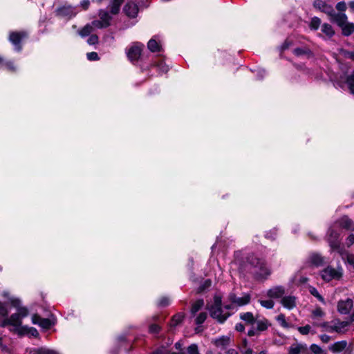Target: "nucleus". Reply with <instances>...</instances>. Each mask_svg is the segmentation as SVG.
Masks as SVG:
<instances>
[{
	"label": "nucleus",
	"mask_w": 354,
	"mask_h": 354,
	"mask_svg": "<svg viewBox=\"0 0 354 354\" xmlns=\"http://www.w3.org/2000/svg\"><path fill=\"white\" fill-rule=\"evenodd\" d=\"M261 306L266 309H272L274 306V302L272 299H259Z\"/></svg>",
	"instance_id": "nucleus-34"
},
{
	"label": "nucleus",
	"mask_w": 354,
	"mask_h": 354,
	"mask_svg": "<svg viewBox=\"0 0 354 354\" xmlns=\"http://www.w3.org/2000/svg\"><path fill=\"white\" fill-rule=\"evenodd\" d=\"M32 322L34 324L39 325L44 329L50 328L53 324L49 319L41 318L40 316L36 314L32 316Z\"/></svg>",
	"instance_id": "nucleus-15"
},
{
	"label": "nucleus",
	"mask_w": 354,
	"mask_h": 354,
	"mask_svg": "<svg viewBox=\"0 0 354 354\" xmlns=\"http://www.w3.org/2000/svg\"><path fill=\"white\" fill-rule=\"evenodd\" d=\"M244 354H253V352L251 349H248L245 351Z\"/></svg>",
	"instance_id": "nucleus-64"
},
{
	"label": "nucleus",
	"mask_w": 354,
	"mask_h": 354,
	"mask_svg": "<svg viewBox=\"0 0 354 354\" xmlns=\"http://www.w3.org/2000/svg\"><path fill=\"white\" fill-rule=\"evenodd\" d=\"M98 42V37L96 35H91L87 39V43L89 45H93Z\"/></svg>",
	"instance_id": "nucleus-49"
},
{
	"label": "nucleus",
	"mask_w": 354,
	"mask_h": 354,
	"mask_svg": "<svg viewBox=\"0 0 354 354\" xmlns=\"http://www.w3.org/2000/svg\"><path fill=\"white\" fill-rule=\"evenodd\" d=\"M321 31L324 35L323 37L328 39H331L335 33L333 26L328 23H324L321 26Z\"/></svg>",
	"instance_id": "nucleus-19"
},
{
	"label": "nucleus",
	"mask_w": 354,
	"mask_h": 354,
	"mask_svg": "<svg viewBox=\"0 0 354 354\" xmlns=\"http://www.w3.org/2000/svg\"><path fill=\"white\" fill-rule=\"evenodd\" d=\"M346 83L351 93L354 94V71L353 73L347 78Z\"/></svg>",
	"instance_id": "nucleus-36"
},
{
	"label": "nucleus",
	"mask_w": 354,
	"mask_h": 354,
	"mask_svg": "<svg viewBox=\"0 0 354 354\" xmlns=\"http://www.w3.org/2000/svg\"><path fill=\"white\" fill-rule=\"evenodd\" d=\"M204 305V301L203 299H198L196 301L192 306L191 312L193 315L196 313Z\"/></svg>",
	"instance_id": "nucleus-30"
},
{
	"label": "nucleus",
	"mask_w": 354,
	"mask_h": 354,
	"mask_svg": "<svg viewBox=\"0 0 354 354\" xmlns=\"http://www.w3.org/2000/svg\"><path fill=\"white\" fill-rule=\"evenodd\" d=\"M276 320L278 324L283 328H288L289 324L286 320V316L283 314H279L276 317Z\"/></svg>",
	"instance_id": "nucleus-32"
},
{
	"label": "nucleus",
	"mask_w": 354,
	"mask_h": 354,
	"mask_svg": "<svg viewBox=\"0 0 354 354\" xmlns=\"http://www.w3.org/2000/svg\"><path fill=\"white\" fill-rule=\"evenodd\" d=\"M307 263L311 266L319 267L324 263V259L320 254H313L309 257Z\"/></svg>",
	"instance_id": "nucleus-21"
},
{
	"label": "nucleus",
	"mask_w": 354,
	"mask_h": 354,
	"mask_svg": "<svg viewBox=\"0 0 354 354\" xmlns=\"http://www.w3.org/2000/svg\"><path fill=\"white\" fill-rule=\"evenodd\" d=\"M91 26H92L93 28H99V29L108 27L107 24H104V22L102 21L100 19L93 21L91 23Z\"/></svg>",
	"instance_id": "nucleus-38"
},
{
	"label": "nucleus",
	"mask_w": 354,
	"mask_h": 354,
	"mask_svg": "<svg viewBox=\"0 0 354 354\" xmlns=\"http://www.w3.org/2000/svg\"><path fill=\"white\" fill-rule=\"evenodd\" d=\"M77 11L75 7L64 4L56 10V15L61 17L71 18L76 15Z\"/></svg>",
	"instance_id": "nucleus-7"
},
{
	"label": "nucleus",
	"mask_w": 354,
	"mask_h": 354,
	"mask_svg": "<svg viewBox=\"0 0 354 354\" xmlns=\"http://www.w3.org/2000/svg\"><path fill=\"white\" fill-rule=\"evenodd\" d=\"M321 26V19L317 17H314L311 19L310 23V28L311 30H317Z\"/></svg>",
	"instance_id": "nucleus-31"
},
{
	"label": "nucleus",
	"mask_w": 354,
	"mask_h": 354,
	"mask_svg": "<svg viewBox=\"0 0 354 354\" xmlns=\"http://www.w3.org/2000/svg\"><path fill=\"white\" fill-rule=\"evenodd\" d=\"M235 329L239 332H243L245 330V326L241 323H238L235 326Z\"/></svg>",
	"instance_id": "nucleus-56"
},
{
	"label": "nucleus",
	"mask_w": 354,
	"mask_h": 354,
	"mask_svg": "<svg viewBox=\"0 0 354 354\" xmlns=\"http://www.w3.org/2000/svg\"><path fill=\"white\" fill-rule=\"evenodd\" d=\"M32 354H58L57 352H55L53 350H50L46 348H40L34 350L32 352Z\"/></svg>",
	"instance_id": "nucleus-35"
},
{
	"label": "nucleus",
	"mask_w": 354,
	"mask_h": 354,
	"mask_svg": "<svg viewBox=\"0 0 354 354\" xmlns=\"http://www.w3.org/2000/svg\"><path fill=\"white\" fill-rule=\"evenodd\" d=\"M226 354H239V352L236 349L230 348L226 351Z\"/></svg>",
	"instance_id": "nucleus-60"
},
{
	"label": "nucleus",
	"mask_w": 354,
	"mask_h": 354,
	"mask_svg": "<svg viewBox=\"0 0 354 354\" xmlns=\"http://www.w3.org/2000/svg\"><path fill=\"white\" fill-rule=\"evenodd\" d=\"M354 243V235L350 234L346 239V245L349 247Z\"/></svg>",
	"instance_id": "nucleus-55"
},
{
	"label": "nucleus",
	"mask_w": 354,
	"mask_h": 354,
	"mask_svg": "<svg viewBox=\"0 0 354 354\" xmlns=\"http://www.w3.org/2000/svg\"><path fill=\"white\" fill-rule=\"evenodd\" d=\"M330 22L336 24L339 27L342 26L347 21L348 17L344 12H335L332 10L331 14L328 15Z\"/></svg>",
	"instance_id": "nucleus-9"
},
{
	"label": "nucleus",
	"mask_w": 354,
	"mask_h": 354,
	"mask_svg": "<svg viewBox=\"0 0 354 354\" xmlns=\"http://www.w3.org/2000/svg\"><path fill=\"white\" fill-rule=\"evenodd\" d=\"M27 36L25 32H12L9 36L10 41L15 46L17 51L21 50V41Z\"/></svg>",
	"instance_id": "nucleus-8"
},
{
	"label": "nucleus",
	"mask_w": 354,
	"mask_h": 354,
	"mask_svg": "<svg viewBox=\"0 0 354 354\" xmlns=\"http://www.w3.org/2000/svg\"><path fill=\"white\" fill-rule=\"evenodd\" d=\"M286 290L283 286H277L269 289L267 292V296L272 299H279L282 298Z\"/></svg>",
	"instance_id": "nucleus-14"
},
{
	"label": "nucleus",
	"mask_w": 354,
	"mask_h": 354,
	"mask_svg": "<svg viewBox=\"0 0 354 354\" xmlns=\"http://www.w3.org/2000/svg\"><path fill=\"white\" fill-rule=\"evenodd\" d=\"M212 343L218 348L225 349L230 344V337L223 335L212 340Z\"/></svg>",
	"instance_id": "nucleus-13"
},
{
	"label": "nucleus",
	"mask_w": 354,
	"mask_h": 354,
	"mask_svg": "<svg viewBox=\"0 0 354 354\" xmlns=\"http://www.w3.org/2000/svg\"><path fill=\"white\" fill-rule=\"evenodd\" d=\"M255 324L257 325L256 329L259 333L266 331L271 326V323L264 317L259 319L257 317Z\"/></svg>",
	"instance_id": "nucleus-18"
},
{
	"label": "nucleus",
	"mask_w": 354,
	"mask_h": 354,
	"mask_svg": "<svg viewBox=\"0 0 354 354\" xmlns=\"http://www.w3.org/2000/svg\"><path fill=\"white\" fill-rule=\"evenodd\" d=\"M339 223L344 228L354 230V227H352V221L346 216L342 217Z\"/></svg>",
	"instance_id": "nucleus-26"
},
{
	"label": "nucleus",
	"mask_w": 354,
	"mask_h": 354,
	"mask_svg": "<svg viewBox=\"0 0 354 354\" xmlns=\"http://www.w3.org/2000/svg\"><path fill=\"white\" fill-rule=\"evenodd\" d=\"M250 272L258 280H263L270 275V269L267 266L264 260L254 258L250 261Z\"/></svg>",
	"instance_id": "nucleus-3"
},
{
	"label": "nucleus",
	"mask_w": 354,
	"mask_h": 354,
	"mask_svg": "<svg viewBox=\"0 0 354 354\" xmlns=\"http://www.w3.org/2000/svg\"><path fill=\"white\" fill-rule=\"evenodd\" d=\"M3 66H5L6 68L10 71H15L16 67L14 66L13 63L11 62H6L3 64Z\"/></svg>",
	"instance_id": "nucleus-52"
},
{
	"label": "nucleus",
	"mask_w": 354,
	"mask_h": 354,
	"mask_svg": "<svg viewBox=\"0 0 354 354\" xmlns=\"http://www.w3.org/2000/svg\"><path fill=\"white\" fill-rule=\"evenodd\" d=\"M143 45L136 43L127 52V57L131 62L137 61L140 57Z\"/></svg>",
	"instance_id": "nucleus-10"
},
{
	"label": "nucleus",
	"mask_w": 354,
	"mask_h": 354,
	"mask_svg": "<svg viewBox=\"0 0 354 354\" xmlns=\"http://www.w3.org/2000/svg\"><path fill=\"white\" fill-rule=\"evenodd\" d=\"M353 302L351 299L339 301L337 304L338 311L341 314L346 315L349 313L350 310L353 308Z\"/></svg>",
	"instance_id": "nucleus-12"
},
{
	"label": "nucleus",
	"mask_w": 354,
	"mask_h": 354,
	"mask_svg": "<svg viewBox=\"0 0 354 354\" xmlns=\"http://www.w3.org/2000/svg\"><path fill=\"white\" fill-rule=\"evenodd\" d=\"M316 298L319 301H321L322 304H325V300L324 299V297L319 294L318 295L317 297H316Z\"/></svg>",
	"instance_id": "nucleus-61"
},
{
	"label": "nucleus",
	"mask_w": 354,
	"mask_h": 354,
	"mask_svg": "<svg viewBox=\"0 0 354 354\" xmlns=\"http://www.w3.org/2000/svg\"><path fill=\"white\" fill-rule=\"evenodd\" d=\"M169 299L167 297H162V299H160V301L158 302V305L160 306H166L169 305Z\"/></svg>",
	"instance_id": "nucleus-53"
},
{
	"label": "nucleus",
	"mask_w": 354,
	"mask_h": 354,
	"mask_svg": "<svg viewBox=\"0 0 354 354\" xmlns=\"http://www.w3.org/2000/svg\"><path fill=\"white\" fill-rule=\"evenodd\" d=\"M342 29V34L344 36H349L354 32V24L346 21L342 26H339Z\"/></svg>",
	"instance_id": "nucleus-25"
},
{
	"label": "nucleus",
	"mask_w": 354,
	"mask_h": 354,
	"mask_svg": "<svg viewBox=\"0 0 354 354\" xmlns=\"http://www.w3.org/2000/svg\"><path fill=\"white\" fill-rule=\"evenodd\" d=\"M311 327L309 325L298 328V330L302 335H308L310 333Z\"/></svg>",
	"instance_id": "nucleus-48"
},
{
	"label": "nucleus",
	"mask_w": 354,
	"mask_h": 354,
	"mask_svg": "<svg viewBox=\"0 0 354 354\" xmlns=\"http://www.w3.org/2000/svg\"><path fill=\"white\" fill-rule=\"evenodd\" d=\"M307 281H308V279L306 277H301V279H299V283H304Z\"/></svg>",
	"instance_id": "nucleus-62"
},
{
	"label": "nucleus",
	"mask_w": 354,
	"mask_h": 354,
	"mask_svg": "<svg viewBox=\"0 0 354 354\" xmlns=\"http://www.w3.org/2000/svg\"><path fill=\"white\" fill-rule=\"evenodd\" d=\"M309 291H310V294L315 297H317L318 295H319L318 290L314 287H310Z\"/></svg>",
	"instance_id": "nucleus-58"
},
{
	"label": "nucleus",
	"mask_w": 354,
	"mask_h": 354,
	"mask_svg": "<svg viewBox=\"0 0 354 354\" xmlns=\"http://www.w3.org/2000/svg\"><path fill=\"white\" fill-rule=\"evenodd\" d=\"M160 326L156 324H151L149 326V332L152 334H157L160 331Z\"/></svg>",
	"instance_id": "nucleus-50"
},
{
	"label": "nucleus",
	"mask_w": 354,
	"mask_h": 354,
	"mask_svg": "<svg viewBox=\"0 0 354 354\" xmlns=\"http://www.w3.org/2000/svg\"><path fill=\"white\" fill-rule=\"evenodd\" d=\"M149 50L151 52H159L161 50L160 41L157 36L152 37L147 44Z\"/></svg>",
	"instance_id": "nucleus-22"
},
{
	"label": "nucleus",
	"mask_w": 354,
	"mask_h": 354,
	"mask_svg": "<svg viewBox=\"0 0 354 354\" xmlns=\"http://www.w3.org/2000/svg\"><path fill=\"white\" fill-rule=\"evenodd\" d=\"M260 333L257 331V330L256 329V328H252L251 329H250L248 331V335L250 336V337H252V336H255V335H259Z\"/></svg>",
	"instance_id": "nucleus-54"
},
{
	"label": "nucleus",
	"mask_w": 354,
	"mask_h": 354,
	"mask_svg": "<svg viewBox=\"0 0 354 354\" xmlns=\"http://www.w3.org/2000/svg\"><path fill=\"white\" fill-rule=\"evenodd\" d=\"M184 318V315L181 313H178L173 316L170 325L171 327H176L178 326L180 323L182 322L183 319Z\"/></svg>",
	"instance_id": "nucleus-29"
},
{
	"label": "nucleus",
	"mask_w": 354,
	"mask_h": 354,
	"mask_svg": "<svg viewBox=\"0 0 354 354\" xmlns=\"http://www.w3.org/2000/svg\"><path fill=\"white\" fill-rule=\"evenodd\" d=\"M354 320V318H352L350 321H337L334 322L332 328L333 330L337 333H344L346 330V328Z\"/></svg>",
	"instance_id": "nucleus-20"
},
{
	"label": "nucleus",
	"mask_w": 354,
	"mask_h": 354,
	"mask_svg": "<svg viewBox=\"0 0 354 354\" xmlns=\"http://www.w3.org/2000/svg\"><path fill=\"white\" fill-rule=\"evenodd\" d=\"M347 346L346 341L337 342L329 346V349L335 353L342 352Z\"/></svg>",
	"instance_id": "nucleus-23"
},
{
	"label": "nucleus",
	"mask_w": 354,
	"mask_h": 354,
	"mask_svg": "<svg viewBox=\"0 0 354 354\" xmlns=\"http://www.w3.org/2000/svg\"><path fill=\"white\" fill-rule=\"evenodd\" d=\"M320 339L324 342V343H327L330 340V337L328 335H322L320 336Z\"/></svg>",
	"instance_id": "nucleus-57"
},
{
	"label": "nucleus",
	"mask_w": 354,
	"mask_h": 354,
	"mask_svg": "<svg viewBox=\"0 0 354 354\" xmlns=\"http://www.w3.org/2000/svg\"><path fill=\"white\" fill-rule=\"evenodd\" d=\"M251 301V295L249 293H243L241 297L237 296L234 292H230L227 296L229 304L225 305V310H236L239 307L248 304Z\"/></svg>",
	"instance_id": "nucleus-4"
},
{
	"label": "nucleus",
	"mask_w": 354,
	"mask_h": 354,
	"mask_svg": "<svg viewBox=\"0 0 354 354\" xmlns=\"http://www.w3.org/2000/svg\"><path fill=\"white\" fill-rule=\"evenodd\" d=\"M313 6L315 8L324 12L328 16L329 14H331L332 10L333 9V7L331 5L328 4L323 0H315L313 1Z\"/></svg>",
	"instance_id": "nucleus-11"
},
{
	"label": "nucleus",
	"mask_w": 354,
	"mask_h": 354,
	"mask_svg": "<svg viewBox=\"0 0 354 354\" xmlns=\"http://www.w3.org/2000/svg\"><path fill=\"white\" fill-rule=\"evenodd\" d=\"M320 275L322 279L326 282L333 279L339 280L343 275V269L342 267L335 269L331 266H328L321 271Z\"/></svg>",
	"instance_id": "nucleus-5"
},
{
	"label": "nucleus",
	"mask_w": 354,
	"mask_h": 354,
	"mask_svg": "<svg viewBox=\"0 0 354 354\" xmlns=\"http://www.w3.org/2000/svg\"><path fill=\"white\" fill-rule=\"evenodd\" d=\"M9 313V310H8L6 306L0 302V316L3 317H7Z\"/></svg>",
	"instance_id": "nucleus-42"
},
{
	"label": "nucleus",
	"mask_w": 354,
	"mask_h": 354,
	"mask_svg": "<svg viewBox=\"0 0 354 354\" xmlns=\"http://www.w3.org/2000/svg\"><path fill=\"white\" fill-rule=\"evenodd\" d=\"M259 75L260 79L263 78L265 75V71L263 70L259 71Z\"/></svg>",
	"instance_id": "nucleus-63"
},
{
	"label": "nucleus",
	"mask_w": 354,
	"mask_h": 354,
	"mask_svg": "<svg viewBox=\"0 0 354 354\" xmlns=\"http://www.w3.org/2000/svg\"><path fill=\"white\" fill-rule=\"evenodd\" d=\"M328 241L332 251H336L344 259V252H346L344 248L340 246L339 240V233L333 230H329Z\"/></svg>",
	"instance_id": "nucleus-6"
},
{
	"label": "nucleus",
	"mask_w": 354,
	"mask_h": 354,
	"mask_svg": "<svg viewBox=\"0 0 354 354\" xmlns=\"http://www.w3.org/2000/svg\"><path fill=\"white\" fill-rule=\"evenodd\" d=\"M301 346L299 345H293L290 349L288 354H299L301 352Z\"/></svg>",
	"instance_id": "nucleus-45"
},
{
	"label": "nucleus",
	"mask_w": 354,
	"mask_h": 354,
	"mask_svg": "<svg viewBox=\"0 0 354 354\" xmlns=\"http://www.w3.org/2000/svg\"><path fill=\"white\" fill-rule=\"evenodd\" d=\"M207 319V313H201L196 319V324L198 325L202 324L205 319Z\"/></svg>",
	"instance_id": "nucleus-40"
},
{
	"label": "nucleus",
	"mask_w": 354,
	"mask_h": 354,
	"mask_svg": "<svg viewBox=\"0 0 354 354\" xmlns=\"http://www.w3.org/2000/svg\"><path fill=\"white\" fill-rule=\"evenodd\" d=\"M124 0H113L111 4V12L113 15H116L120 10L121 4Z\"/></svg>",
	"instance_id": "nucleus-28"
},
{
	"label": "nucleus",
	"mask_w": 354,
	"mask_h": 354,
	"mask_svg": "<svg viewBox=\"0 0 354 354\" xmlns=\"http://www.w3.org/2000/svg\"><path fill=\"white\" fill-rule=\"evenodd\" d=\"M87 59L90 61H95L99 59V57L97 53L91 52L86 54Z\"/></svg>",
	"instance_id": "nucleus-51"
},
{
	"label": "nucleus",
	"mask_w": 354,
	"mask_h": 354,
	"mask_svg": "<svg viewBox=\"0 0 354 354\" xmlns=\"http://www.w3.org/2000/svg\"><path fill=\"white\" fill-rule=\"evenodd\" d=\"M90 4V2L88 0H82L81 1V6L84 9L86 10L88 8V6Z\"/></svg>",
	"instance_id": "nucleus-59"
},
{
	"label": "nucleus",
	"mask_w": 354,
	"mask_h": 354,
	"mask_svg": "<svg viewBox=\"0 0 354 354\" xmlns=\"http://www.w3.org/2000/svg\"><path fill=\"white\" fill-rule=\"evenodd\" d=\"M231 310H225V306H222V298L219 295L214 297L213 304L209 308L210 315L219 323H223L231 315Z\"/></svg>",
	"instance_id": "nucleus-2"
},
{
	"label": "nucleus",
	"mask_w": 354,
	"mask_h": 354,
	"mask_svg": "<svg viewBox=\"0 0 354 354\" xmlns=\"http://www.w3.org/2000/svg\"><path fill=\"white\" fill-rule=\"evenodd\" d=\"M324 315V313L320 307L316 308L312 312L313 319H318V318L322 317Z\"/></svg>",
	"instance_id": "nucleus-37"
},
{
	"label": "nucleus",
	"mask_w": 354,
	"mask_h": 354,
	"mask_svg": "<svg viewBox=\"0 0 354 354\" xmlns=\"http://www.w3.org/2000/svg\"><path fill=\"white\" fill-rule=\"evenodd\" d=\"M187 351L188 354H199L198 346L195 344H192L189 346Z\"/></svg>",
	"instance_id": "nucleus-43"
},
{
	"label": "nucleus",
	"mask_w": 354,
	"mask_h": 354,
	"mask_svg": "<svg viewBox=\"0 0 354 354\" xmlns=\"http://www.w3.org/2000/svg\"><path fill=\"white\" fill-rule=\"evenodd\" d=\"M294 54L297 56H300L302 55H306L310 53V51L307 48H297L294 50Z\"/></svg>",
	"instance_id": "nucleus-41"
},
{
	"label": "nucleus",
	"mask_w": 354,
	"mask_h": 354,
	"mask_svg": "<svg viewBox=\"0 0 354 354\" xmlns=\"http://www.w3.org/2000/svg\"><path fill=\"white\" fill-rule=\"evenodd\" d=\"M346 4L344 1L338 2L336 5V9L339 12H344L346 10Z\"/></svg>",
	"instance_id": "nucleus-46"
},
{
	"label": "nucleus",
	"mask_w": 354,
	"mask_h": 354,
	"mask_svg": "<svg viewBox=\"0 0 354 354\" xmlns=\"http://www.w3.org/2000/svg\"><path fill=\"white\" fill-rule=\"evenodd\" d=\"M9 302L12 306L17 309V313H13L9 317H6L0 321V327L11 326L10 330L18 335L28 329V326H22V319L28 315V310L26 307L21 306V301L19 298L11 297Z\"/></svg>",
	"instance_id": "nucleus-1"
},
{
	"label": "nucleus",
	"mask_w": 354,
	"mask_h": 354,
	"mask_svg": "<svg viewBox=\"0 0 354 354\" xmlns=\"http://www.w3.org/2000/svg\"><path fill=\"white\" fill-rule=\"evenodd\" d=\"M99 17L100 19L104 22V24H107V26H109L111 23V17L109 15L107 11L104 10H100L99 11Z\"/></svg>",
	"instance_id": "nucleus-27"
},
{
	"label": "nucleus",
	"mask_w": 354,
	"mask_h": 354,
	"mask_svg": "<svg viewBox=\"0 0 354 354\" xmlns=\"http://www.w3.org/2000/svg\"><path fill=\"white\" fill-rule=\"evenodd\" d=\"M240 319L248 325H252L255 323L257 318L251 312L242 313L240 314Z\"/></svg>",
	"instance_id": "nucleus-24"
},
{
	"label": "nucleus",
	"mask_w": 354,
	"mask_h": 354,
	"mask_svg": "<svg viewBox=\"0 0 354 354\" xmlns=\"http://www.w3.org/2000/svg\"><path fill=\"white\" fill-rule=\"evenodd\" d=\"M281 304L284 308L291 310L297 305V298L290 295L283 297L281 300Z\"/></svg>",
	"instance_id": "nucleus-17"
},
{
	"label": "nucleus",
	"mask_w": 354,
	"mask_h": 354,
	"mask_svg": "<svg viewBox=\"0 0 354 354\" xmlns=\"http://www.w3.org/2000/svg\"><path fill=\"white\" fill-rule=\"evenodd\" d=\"M25 333H30L32 336L37 337L39 333L38 331L35 328H29L28 327V329L25 330L21 335H24Z\"/></svg>",
	"instance_id": "nucleus-47"
},
{
	"label": "nucleus",
	"mask_w": 354,
	"mask_h": 354,
	"mask_svg": "<svg viewBox=\"0 0 354 354\" xmlns=\"http://www.w3.org/2000/svg\"><path fill=\"white\" fill-rule=\"evenodd\" d=\"M93 29L91 24H86L83 28H82L80 30L79 34L82 37H86L89 35L93 32Z\"/></svg>",
	"instance_id": "nucleus-33"
},
{
	"label": "nucleus",
	"mask_w": 354,
	"mask_h": 354,
	"mask_svg": "<svg viewBox=\"0 0 354 354\" xmlns=\"http://www.w3.org/2000/svg\"><path fill=\"white\" fill-rule=\"evenodd\" d=\"M345 262H347L348 264L353 266L354 269V255L348 254V252H344V259H343Z\"/></svg>",
	"instance_id": "nucleus-39"
},
{
	"label": "nucleus",
	"mask_w": 354,
	"mask_h": 354,
	"mask_svg": "<svg viewBox=\"0 0 354 354\" xmlns=\"http://www.w3.org/2000/svg\"><path fill=\"white\" fill-rule=\"evenodd\" d=\"M157 68L161 73H165L169 71V66L162 62L157 64Z\"/></svg>",
	"instance_id": "nucleus-44"
},
{
	"label": "nucleus",
	"mask_w": 354,
	"mask_h": 354,
	"mask_svg": "<svg viewBox=\"0 0 354 354\" xmlns=\"http://www.w3.org/2000/svg\"><path fill=\"white\" fill-rule=\"evenodd\" d=\"M124 12L128 17L134 18L138 12V6L131 1H128L124 7Z\"/></svg>",
	"instance_id": "nucleus-16"
}]
</instances>
